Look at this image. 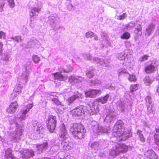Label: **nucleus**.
<instances>
[{"label": "nucleus", "instance_id": "1", "mask_svg": "<svg viewBox=\"0 0 159 159\" xmlns=\"http://www.w3.org/2000/svg\"><path fill=\"white\" fill-rule=\"evenodd\" d=\"M29 75L30 72L26 70L20 76L18 77L17 81L18 83L16 85L13 92L11 94L10 97L12 99L17 96L21 92L23 85L28 80Z\"/></svg>", "mask_w": 159, "mask_h": 159}, {"label": "nucleus", "instance_id": "2", "mask_svg": "<svg viewBox=\"0 0 159 159\" xmlns=\"http://www.w3.org/2000/svg\"><path fill=\"white\" fill-rule=\"evenodd\" d=\"M70 131L74 137L77 139L83 138L85 132L84 126L81 124L77 123L73 124L70 128Z\"/></svg>", "mask_w": 159, "mask_h": 159}, {"label": "nucleus", "instance_id": "3", "mask_svg": "<svg viewBox=\"0 0 159 159\" xmlns=\"http://www.w3.org/2000/svg\"><path fill=\"white\" fill-rule=\"evenodd\" d=\"M22 133L21 128L17 127L13 133L10 134V137L5 140V142L8 144L14 142H18L21 139Z\"/></svg>", "mask_w": 159, "mask_h": 159}, {"label": "nucleus", "instance_id": "4", "mask_svg": "<svg viewBox=\"0 0 159 159\" xmlns=\"http://www.w3.org/2000/svg\"><path fill=\"white\" fill-rule=\"evenodd\" d=\"M47 127L50 133H53L56 127L57 120L56 116L49 115L45 120Z\"/></svg>", "mask_w": 159, "mask_h": 159}, {"label": "nucleus", "instance_id": "5", "mask_svg": "<svg viewBox=\"0 0 159 159\" xmlns=\"http://www.w3.org/2000/svg\"><path fill=\"white\" fill-rule=\"evenodd\" d=\"M33 105L32 103H29V104H26L25 105V107L24 109L22 110V114L21 116H20L19 118H17L14 119V118L12 120H10V122L11 124H13V123H15L17 127L18 125L19 126V124H18L22 120L25 119L26 116L25 115L30 110L32 107Z\"/></svg>", "mask_w": 159, "mask_h": 159}, {"label": "nucleus", "instance_id": "6", "mask_svg": "<svg viewBox=\"0 0 159 159\" xmlns=\"http://www.w3.org/2000/svg\"><path fill=\"white\" fill-rule=\"evenodd\" d=\"M102 93V91L100 89H90L85 92V95L86 97L94 98L97 95H100Z\"/></svg>", "mask_w": 159, "mask_h": 159}, {"label": "nucleus", "instance_id": "7", "mask_svg": "<svg viewBox=\"0 0 159 159\" xmlns=\"http://www.w3.org/2000/svg\"><path fill=\"white\" fill-rule=\"evenodd\" d=\"M128 146L125 144H120L118 147L116 148L115 149V155H117L120 154L125 153L128 151Z\"/></svg>", "mask_w": 159, "mask_h": 159}, {"label": "nucleus", "instance_id": "8", "mask_svg": "<svg viewBox=\"0 0 159 159\" xmlns=\"http://www.w3.org/2000/svg\"><path fill=\"white\" fill-rule=\"evenodd\" d=\"M20 153L22 155V158L25 159L28 158L34 155V151L32 149H24L20 151Z\"/></svg>", "mask_w": 159, "mask_h": 159}, {"label": "nucleus", "instance_id": "9", "mask_svg": "<svg viewBox=\"0 0 159 159\" xmlns=\"http://www.w3.org/2000/svg\"><path fill=\"white\" fill-rule=\"evenodd\" d=\"M146 159H158V156L153 150H148L144 154Z\"/></svg>", "mask_w": 159, "mask_h": 159}, {"label": "nucleus", "instance_id": "10", "mask_svg": "<svg viewBox=\"0 0 159 159\" xmlns=\"http://www.w3.org/2000/svg\"><path fill=\"white\" fill-rule=\"evenodd\" d=\"M125 128H117L114 127L113 131V134L116 137L122 136L125 134Z\"/></svg>", "mask_w": 159, "mask_h": 159}, {"label": "nucleus", "instance_id": "11", "mask_svg": "<svg viewBox=\"0 0 159 159\" xmlns=\"http://www.w3.org/2000/svg\"><path fill=\"white\" fill-rule=\"evenodd\" d=\"M18 105L16 102H12L7 109V112L9 113L13 114L16 111Z\"/></svg>", "mask_w": 159, "mask_h": 159}, {"label": "nucleus", "instance_id": "12", "mask_svg": "<svg viewBox=\"0 0 159 159\" xmlns=\"http://www.w3.org/2000/svg\"><path fill=\"white\" fill-rule=\"evenodd\" d=\"M39 13V9L36 7H33L31 9L30 12V16L31 21L36 20Z\"/></svg>", "mask_w": 159, "mask_h": 159}, {"label": "nucleus", "instance_id": "13", "mask_svg": "<svg viewBox=\"0 0 159 159\" xmlns=\"http://www.w3.org/2000/svg\"><path fill=\"white\" fill-rule=\"evenodd\" d=\"M83 111V107L81 106H80L72 110L71 111L73 116H79L82 115Z\"/></svg>", "mask_w": 159, "mask_h": 159}, {"label": "nucleus", "instance_id": "14", "mask_svg": "<svg viewBox=\"0 0 159 159\" xmlns=\"http://www.w3.org/2000/svg\"><path fill=\"white\" fill-rule=\"evenodd\" d=\"M144 70L146 73L151 74L155 71L156 67L152 64H150L145 67Z\"/></svg>", "mask_w": 159, "mask_h": 159}, {"label": "nucleus", "instance_id": "15", "mask_svg": "<svg viewBox=\"0 0 159 159\" xmlns=\"http://www.w3.org/2000/svg\"><path fill=\"white\" fill-rule=\"evenodd\" d=\"M5 157L7 159H11L15 157L12 154V150L11 148L5 150Z\"/></svg>", "mask_w": 159, "mask_h": 159}, {"label": "nucleus", "instance_id": "16", "mask_svg": "<svg viewBox=\"0 0 159 159\" xmlns=\"http://www.w3.org/2000/svg\"><path fill=\"white\" fill-rule=\"evenodd\" d=\"M55 80H58L60 81L64 80V76L61 72H57L52 74Z\"/></svg>", "mask_w": 159, "mask_h": 159}, {"label": "nucleus", "instance_id": "17", "mask_svg": "<svg viewBox=\"0 0 159 159\" xmlns=\"http://www.w3.org/2000/svg\"><path fill=\"white\" fill-rule=\"evenodd\" d=\"M142 131L138 129L136 133L138 135L139 140L143 143L145 141V139L143 134H142Z\"/></svg>", "mask_w": 159, "mask_h": 159}, {"label": "nucleus", "instance_id": "18", "mask_svg": "<svg viewBox=\"0 0 159 159\" xmlns=\"http://www.w3.org/2000/svg\"><path fill=\"white\" fill-rule=\"evenodd\" d=\"M79 98V96L77 95H74L69 97L67 101L69 104L72 103L75 100Z\"/></svg>", "mask_w": 159, "mask_h": 159}, {"label": "nucleus", "instance_id": "19", "mask_svg": "<svg viewBox=\"0 0 159 159\" xmlns=\"http://www.w3.org/2000/svg\"><path fill=\"white\" fill-rule=\"evenodd\" d=\"M144 84L147 85H150L153 82V80L150 79L149 76H146L143 80Z\"/></svg>", "mask_w": 159, "mask_h": 159}, {"label": "nucleus", "instance_id": "20", "mask_svg": "<svg viewBox=\"0 0 159 159\" xmlns=\"http://www.w3.org/2000/svg\"><path fill=\"white\" fill-rule=\"evenodd\" d=\"M124 122L121 120H118L116 123L114 127H116L117 128H125L124 126Z\"/></svg>", "mask_w": 159, "mask_h": 159}, {"label": "nucleus", "instance_id": "21", "mask_svg": "<svg viewBox=\"0 0 159 159\" xmlns=\"http://www.w3.org/2000/svg\"><path fill=\"white\" fill-rule=\"evenodd\" d=\"M1 59L2 60L6 61H9L11 60V59L9 55L4 53L2 54L1 55Z\"/></svg>", "mask_w": 159, "mask_h": 159}, {"label": "nucleus", "instance_id": "22", "mask_svg": "<svg viewBox=\"0 0 159 159\" xmlns=\"http://www.w3.org/2000/svg\"><path fill=\"white\" fill-rule=\"evenodd\" d=\"M109 97V95L108 94H106L104 97L101 98H99V101L102 104L107 102V100Z\"/></svg>", "mask_w": 159, "mask_h": 159}, {"label": "nucleus", "instance_id": "23", "mask_svg": "<svg viewBox=\"0 0 159 159\" xmlns=\"http://www.w3.org/2000/svg\"><path fill=\"white\" fill-rule=\"evenodd\" d=\"M39 42L36 39H33L32 41L28 42V44L27 45V48H30L34 45H36V44L38 43Z\"/></svg>", "mask_w": 159, "mask_h": 159}, {"label": "nucleus", "instance_id": "24", "mask_svg": "<svg viewBox=\"0 0 159 159\" xmlns=\"http://www.w3.org/2000/svg\"><path fill=\"white\" fill-rule=\"evenodd\" d=\"M139 85L138 84H133L130 85V89L131 92H133L136 90Z\"/></svg>", "mask_w": 159, "mask_h": 159}, {"label": "nucleus", "instance_id": "25", "mask_svg": "<svg viewBox=\"0 0 159 159\" xmlns=\"http://www.w3.org/2000/svg\"><path fill=\"white\" fill-rule=\"evenodd\" d=\"M130 35L128 32L124 33L121 36L120 38L122 39H128L130 38Z\"/></svg>", "mask_w": 159, "mask_h": 159}, {"label": "nucleus", "instance_id": "26", "mask_svg": "<svg viewBox=\"0 0 159 159\" xmlns=\"http://www.w3.org/2000/svg\"><path fill=\"white\" fill-rule=\"evenodd\" d=\"M63 71L65 72L69 73L71 71L72 68L70 65H66V67L63 69Z\"/></svg>", "mask_w": 159, "mask_h": 159}, {"label": "nucleus", "instance_id": "27", "mask_svg": "<svg viewBox=\"0 0 159 159\" xmlns=\"http://www.w3.org/2000/svg\"><path fill=\"white\" fill-rule=\"evenodd\" d=\"M154 142L156 144L159 145V134L155 133L153 135Z\"/></svg>", "mask_w": 159, "mask_h": 159}, {"label": "nucleus", "instance_id": "28", "mask_svg": "<svg viewBox=\"0 0 159 159\" xmlns=\"http://www.w3.org/2000/svg\"><path fill=\"white\" fill-rule=\"evenodd\" d=\"M86 74L87 77L89 79L93 78L94 76L93 72L91 70L87 71Z\"/></svg>", "mask_w": 159, "mask_h": 159}, {"label": "nucleus", "instance_id": "29", "mask_svg": "<svg viewBox=\"0 0 159 159\" xmlns=\"http://www.w3.org/2000/svg\"><path fill=\"white\" fill-rule=\"evenodd\" d=\"M41 148H42V151L43 150H46L48 146V143L47 142H45L43 143L42 144L40 145Z\"/></svg>", "mask_w": 159, "mask_h": 159}, {"label": "nucleus", "instance_id": "30", "mask_svg": "<svg viewBox=\"0 0 159 159\" xmlns=\"http://www.w3.org/2000/svg\"><path fill=\"white\" fill-rule=\"evenodd\" d=\"M52 101L54 103L57 105H60L61 104V102L57 98H54L52 99Z\"/></svg>", "mask_w": 159, "mask_h": 159}, {"label": "nucleus", "instance_id": "31", "mask_svg": "<svg viewBox=\"0 0 159 159\" xmlns=\"http://www.w3.org/2000/svg\"><path fill=\"white\" fill-rule=\"evenodd\" d=\"M127 16V15L126 13H124L121 15L117 16V19L118 20H121L125 19Z\"/></svg>", "mask_w": 159, "mask_h": 159}, {"label": "nucleus", "instance_id": "32", "mask_svg": "<svg viewBox=\"0 0 159 159\" xmlns=\"http://www.w3.org/2000/svg\"><path fill=\"white\" fill-rule=\"evenodd\" d=\"M128 80L130 81L134 82L137 80V79L134 75H129Z\"/></svg>", "mask_w": 159, "mask_h": 159}, {"label": "nucleus", "instance_id": "33", "mask_svg": "<svg viewBox=\"0 0 159 159\" xmlns=\"http://www.w3.org/2000/svg\"><path fill=\"white\" fill-rule=\"evenodd\" d=\"M33 61L36 63H37L40 60L39 57L36 55H34L33 57Z\"/></svg>", "mask_w": 159, "mask_h": 159}, {"label": "nucleus", "instance_id": "34", "mask_svg": "<svg viewBox=\"0 0 159 159\" xmlns=\"http://www.w3.org/2000/svg\"><path fill=\"white\" fill-rule=\"evenodd\" d=\"M94 35V33L91 31L88 32L86 34V36L87 38H92Z\"/></svg>", "mask_w": 159, "mask_h": 159}, {"label": "nucleus", "instance_id": "35", "mask_svg": "<svg viewBox=\"0 0 159 159\" xmlns=\"http://www.w3.org/2000/svg\"><path fill=\"white\" fill-rule=\"evenodd\" d=\"M8 2L10 7L13 8L15 6V4L13 0H8Z\"/></svg>", "mask_w": 159, "mask_h": 159}, {"label": "nucleus", "instance_id": "36", "mask_svg": "<svg viewBox=\"0 0 159 159\" xmlns=\"http://www.w3.org/2000/svg\"><path fill=\"white\" fill-rule=\"evenodd\" d=\"M11 39L17 42H18L21 40L20 37V36H15L13 37Z\"/></svg>", "mask_w": 159, "mask_h": 159}, {"label": "nucleus", "instance_id": "37", "mask_svg": "<svg viewBox=\"0 0 159 159\" xmlns=\"http://www.w3.org/2000/svg\"><path fill=\"white\" fill-rule=\"evenodd\" d=\"M138 28L137 27L135 28V31H137V33L139 32H141L142 30V27L141 25H139L138 26Z\"/></svg>", "mask_w": 159, "mask_h": 159}, {"label": "nucleus", "instance_id": "38", "mask_svg": "<svg viewBox=\"0 0 159 159\" xmlns=\"http://www.w3.org/2000/svg\"><path fill=\"white\" fill-rule=\"evenodd\" d=\"M149 57L148 55H144L141 57V61H144L148 59V57Z\"/></svg>", "mask_w": 159, "mask_h": 159}, {"label": "nucleus", "instance_id": "39", "mask_svg": "<svg viewBox=\"0 0 159 159\" xmlns=\"http://www.w3.org/2000/svg\"><path fill=\"white\" fill-rule=\"evenodd\" d=\"M23 30L24 34H26L28 33V30L25 26L23 27Z\"/></svg>", "mask_w": 159, "mask_h": 159}, {"label": "nucleus", "instance_id": "40", "mask_svg": "<svg viewBox=\"0 0 159 159\" xmlns=\"http://www.w3.org/2000/svg\"><path fill=\"white\" fill-rule=\"evenodd\" d=\"M5 36V33L2 31L0 32V38H4Z\"/></svg>", "mask_w": 159, "mask_h": 159}, {"label": "nucleus", "instance_id": "41", "mask_svg": "<svg viewBox=\"0 0 159 159\" xmlns=\"http://www.w3.org/2000/svg\"><path fill=\"white\" fill-rule=\"evenodd\" d=\"M2 46L3 43H2L0 42V54H1L2 52Z\"/></svg>", "mask_w": 159, "mask_h": 159}, {"label": "nucleus", "instance_id": "42", "mask_svg": "<svg viewBox=\"0 0 159 159\" xmlns=\"http://www.w3.org/2000/svg\"><path fill=\"white\" fill-rule=\"evenodd\" d=\"M154 26L153 25H151L149 26L148 28L146 29L147 31H149L151 29H153L154 28Z\"/></svg>", "mask_w": 159, "mask_h": 159}, {"label": "nucleus", "instance_id": "43", "mask_svg": "<svg viewBox=\"0 0 159 159\" xmlns=\"http://www.w3.org/2000/svg\"><path fill=\"white\" fill-rule=\"evenodd\" d=\"M33 126L34 127V129H36L37 131H39L40 130V128L39 127L38 125H35L34 124H33Z\"/></svg>", "mask_w": 159, "mask_h": 159}, {"label": "nucleus", "instance_id": "44", "mask_svg": "<svg viewBox=\"0 0 159 159\" xmlns=\"http://www.w3.org/2000/svg\"><path fill=\"white\" fill-rule=\"evenodd\" d=\"M155 129L156 133L159 134V125L155 128Z\"/></svg>", "mask_w": 159, "mask_h": 159}, {"label": "nucleus", "instance_id": "45", "mask_svg": "<svg viewBox=\"0 0 159 159\" xmlns=\"http://www.w3.org/2000/svg\"><path fill=\"white\" fill-rule=\"evenodd\" d=\"M4 3H3L1 4V6H0V11H2V6H4Z\"/></svg>", "mask_w": 159, "mask_h": 159}, {"label": "nucleus", "instance_id": "46", "mask_svg": "<svg viewBox=\"0 0 159 159\" xmlns=\"http://www.w3.org/2000/svg\"><path fill=\"white\" fill-rule=\"evenodd\" d=\"M156 91L157 93L159 92V86H158L157 87V89H156Z\"/></svg>", "mask_w": 159, "mask_h": 159}, {"label": "nucleus", "instance_id": "47", "mask_svg": "<svg viewBox=\"0 0 159 159\" xmlns=\"http://www.w3.org/2000/svg\"><path fill=\"white\" fill-rule=\"evenodd\" d=\"M94 39L95 40H98V37L96 35H95V37H94Z\"/></svg>", "mask_w": 159, "mask_h": 159}, {"label": "nucleus", "instance_id": "48", "mask_svg": "<svg viewBox=\"0 0 159 159\" xmlns=\"http://www.w3.org/2000/svg\"><path fill=\"white\" fill-rule=\"evenodd\" d=\"M120 54H119V55H118V58H119V59H120V60H122V59L121 58V57H120Z\"/></svg>", "mask_w": 159, "mask_h": 159}, {"label": "nucleus", "instance_id": "49", "mask_svg": "<svg viewBox=\"0 0 159 159\" xmlns=\"http://www.w3.org/2000/svg\"><path fill=\"white\" fill-rule=\"evenodd\" d=\"M17 159V158L16 157H15L12 158V159Z\"/></svg>", "mask_w": 159, "mask_h": 159}, {"label": "nucleus", "instance_id": "50", "mask_svg": "<svg viewBox=\"0 0 159 159\" xmlns=\"http://www.w3.org/2000/svg\"><path fill=\"white\" fill-rule=\"evenodd\" d=\"M42 159H49L48 158H43Z\"/></svg>", "mask_w": 159, "mask_h": 159}, {"label": "nucleus", "instance_id": "51", "mask_svg": "<svg viewBox=\"0 0 159 159\" xmlns=\"http://www.w3.org/2000/svg\"><path fill=\"white\" fill-rule=\"evenodd\" d=\"M39 145H37V148H39Z\"/></svg>", "mask_w": 159, "mask_h": 159}]
</instances>
